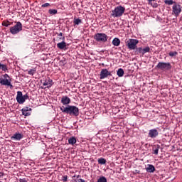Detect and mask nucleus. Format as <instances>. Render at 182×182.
<instances>
[{
	"label": "nucleus",
	"instance_id": "nucleus-1",
	"mask_svg": "<svg viewBox=\"0 0 182 182\" xmlns=\"http://www.w3.org/2000/svg\"><path fill=\"white\" fill-rule=\"evenodd\" d=\"M61 112L70 114L72 116H79V108L76 106L68 105L67 107H63L60 108Z\"/></svg>",
	"mask_w": 182,
	"mask_h": 182
},
{
	"label": "nucleus",
	"instance_id": "nucleus-2",
	"mask_svg": "<svg viewBox=\"0 0 182 182\" xmlns=\"http://www.w3.org/2000/svg\"><path fill=\"white\" fill-rule=\"evenodd\" d=\"M124 11H126V8L122 6H118L112 11L111 15L113 18H120V16H122L123 14H124Z\"/></svg>",
	"mask_w": 182,
	"mask_h": 182
},
{
	"label": "nucleus",
	"instance_id": "nucleus-3",
	"mask_svg": "<svg viewBox=\"0 0 182 182\" xmlns=\"http://www.w3.org/2000/svg\"><path fill=\"white\" fill-rule=\"evenodd\" d=\"M94 39L96 42H100L101 43H105L109 39V36L105 33H97L94 36Z\"/></svg>",
	"mask_w": 182,
	"mask_h": 182
},
{
	"label": "nucleus",
	"instance_id": "nucleus-4",
	"mask_svg": "<svg viewBox=\"0 0 182 182\" xmlns=\"http://www.w3.org/2000/svg\"><path fill=\"white\" fill-rule=\"evenodd\" d=\"M139 40L134 38H129L126 41L127 46L129 50H134L137 48Z\"/></svg>",
	"mask_w": 182,
	"mask_h": 182
},
{
	"label": "nucleus",
	"instance_id": "nucleus-5",
	"mask_svg": "<svg viewBox=\"0 0 182 182\" xmlns=\"http://www.w3.org/2000/svg\"><path fill=\"white\" fill-rule=\"evenodd\" d=\"M22 31V23L21 21L16 22V25L10 28V33L11 35H18Z\"/></svg>",
	"mask_w": 182,
	"mask_h": 182
},
{
	"label": "nucleus",
	"instance_id": "nucleus-6",
	"mask_svg": "<svg viewBox=\"0 0 182 182\" xmlns=\"http://www.w3.org/2000/svg\"><path fill=\"white\" fill-rule=\"evenodd\" d=\"M156 69H159V70H171L172 66L171 63H164V62H159L157 65L156 66Z\"/></svg>",
	"mask_w": 182,
	"mask_h": 182
},
{
	"label": "nucleus",
	"instance_id": "nucleus-7",
	"mask_svg": "<svg viewBox=\"0 0 182 182\" xmlns=\"http://www.w3.org/2000/svg\"><path fill=\"white\" fill-rule=\"evenodd\" d=\"M16 99L19 105H23L26 100H28V99H29V96H28V94H26L24 95H22V92H17V96Z\"/></svg>",
	"mask_w": 182,
	"mask_h": 182
},
{
	"label": "nucleus",
	"instance_id": "nucleus-8",
	"mask_svg": "<svg viewBox=\"0 0 182 182\" xmlns=\"http://www.w3.org/2000/svg\"><path fill=\"white\" fill-rule=\"evenodd\" d=\"M181 14V6L178 3H175L172 6V15L178 16Z\"/></svg>",
	"mask_w": 182,
	"mask_h": 182
},
{
	"label": "nucleus",
	"instance_id": "nucleus-9",
	"mask_svg": "<svg viewBox=\"0 0 182 182\" xmlns=\"http://www.w3.org/2000/svg\"><path fill=\"white\" fill-rule=\"evenodd\" d=\"M109 76H112V73L110 71L107 70L106 68L101 70L100 79H106L109 77Z\"/></svg>",
	"mask_w": 182,
	"mask_h": 182
},
{
	"label": "nucleus",
	"instance_id": "nucleus-10",
	"mask_svg": "<svg viewBox=\"0 0 182 182\" xmlns=\"http://www.w3.org/2000/svg\"><path fill=\"white\" fill-rule=\"evenodd\" d=\"M41 83L43 85L42 87L46 89V87H50V86H52V80L49 77H47L46 79H43L41 81Z\"/></svg>",
	"mask_w": 182,
	"mask_h": 182
},
{
	"label": "nucleus",
	"instance_id": "nucleus-11",
	"mask_svg": "<svg viewBox=\"0 0 182 182\" xmlns=\"http://www.w3.org/2000/svg\"><path fill=\"white\" fill-rule=\"evenodd\" d=\"M159 136V131L156 129H152L149 131L148 137L151 139H156Z\"/></svg>",
	"mask_w": 182,
	"mask_h": 182
},
{
	"label": "nucleus",
	"instance_id": "nucleus-12",
	"mask_svg": "<svg viewBox=\"0 0 182 182\" xmlns=\"http://www.w3.org/2000/svg\"><path fill=\"white\" fill-rule=\"evenodd\" d=\"M0 83L2 85V86H8L11 89L13 86L11 84V80H9L8 78H0Z\"/></svg>",
	"mask_w": 182,
	"mask_h": 182
},
{
	"label": "nucleus",
	"instance_id": "nucleus-13",
	"mask_svg": "<svg viewBox=\"0 0 182 182\" xmlns=\"http://www.w3.org/2000/svg\"><path fill=\"white\" fill-rule=\"evenodd\" d=\"M60 41H63L57 44V48H58V49L63 50L65 49V48H66V42H65V36L60 37Z\"/></svg>",
	"mask_w": 182,
	"mask_h": 182
},
{
	"label": "nucleus",
	"instance_id": "nucleus-14",
	"mask_svg": "<svg viewBox=\"0 0 182 182\" xmlns=\"http://www.w3.org/2000/svg\"><path fill=\"white\" fill-rule=\"evenodd\" d=\"M21 112L23 116H31V112H32V108L26 107L21 109Z\"/></svg>",
	"mask_w": 182,
	"mask_h": 182
},
{
	"label": "nucleus",
	"instance_id": "nucleus-15",
	"mask_svg": "<svg viewBox=\"0 0 182 182\" xmlns=\"http://www.w3.org/2000/svg\"><path fill=\"white\" fill-rule=\"evenodd\" d=\"M21 139H23V135L20 133H16L14 134L13 136H11V140H21Z\"/></svg>",
	"mask_w": 182,
	"mask_h": 182
},
{
	"label": "nucleus",
	"instance_id": "nucleus-16",
	"mask_svg": "<svg viewBox=\"0 0 182 182\" xmlns=\"http://www.w3.org/2000/svg\"><path fill=\"white\" fill-rule=\"evenodd\" d=\"M159 150H160V145H154L152 146V154H155V156H157V154H159Z\"/></svg>",
	"mask_w": 182,
	"mask_h": 182
},
{
	"label": "nucleus",
	"instance_id": "nucleus-17",
	"mask_svg": "<svg viewBox=\"0 0 182 182\" xmlns=\"http://www.w3.org/2000/svg\"><path fill=\"white\" fill-rule=\"evenodd\" d=\"M146 170L147 173H154V171H156V168L154 167V166L149 164L148 167L146 168Z\"/></svg>",
	"mask_w": 182,
	"mask_h": 182
},
{
	"label": "nucleus",
	"instance_id": "nucleus-18",
	"mask_svg": "<svg viewBox=\"0 0 182 182\" xmlns=\"http://www.w3.org/2000/svg\"><path fill=\"white\" fill-rule=\"evenodd\" d=\"M61 103L63 105H69V103H70V98L65 96L63 97L61 99Z\"/></svg>",
	"mask_w": 182,
	"mask_h": 182
},
{
	"label": "nucleus",
	"instance_id": "nucleus-19",
	"mask_svg": "<svg viewBox=\"0 0 182 182\" xmlns=\"http://www.w3.org/2000/svg\"><path fill=\"white\" fill-rule=\"evenodd\" d=\"M112 45L114 46H120V39L119 38H114L112 40Z\"/></svg>",
	"mask_w": 182,
	"mask_h": 182
},
{
	"label": "nucleus",
	"instance_id": "nucleus-20",
	"mask_svg": "<svg viewBox=\"0 0 182 182\" xmlns=\"http://www.w3.org/2000/svg\"><path fill=\"white\" fill-rule=\"evenodd\" d=\"M117 75L119 77H123L124 75V70H123V68H119L117 71Z\"/></svg>",
	"mask_w": 182,
	"mask_h": 182
},
{
	"label": "nucleus",
	"instance_id": "nucleus-21",
	"mask_svg": "<svg viewBox=\"0 0 182 182\" xmlns=\"http://www.w3.org/2000/svg\"><path fill=\"white\" fill-rule=\"evenodd\" d=\"M136 55H143V48L139 47L134 49Z\"/></svg>",
	"mask_w": 182,
	"mask_h": 182
},
{
	"label": "nucleus",
	"instance_id": "nucleus-22",
	"mask_svg": "<svg viewBox=\"0 0 182 182\" xmlns=\"http://www.w3.org/2000/svg\"><path fill=\"white\" fill-rule=\"evenodd\" d=\"M69 144L73 146V144H76V137L72 136L68 139Z\"/></svg>",
	"mask_w": 182,
	"mask_h": 182
},
{
	"label": "nucleus",
	"instance_id": "nucleus-23",
	"mask_svg": "<svg viewBox=\"0 0 182 182\" xmlns=\"http://www.w3.org/2000/svg\"><path fill=\"white\" fill-rule=\"evenodd\" d=\"M150 52V47L146 46L142 48V56Z\"/></svg>",
	"mask_w": 182,
	"mask_h": 182
},
{
	"label": "nucleus",
	"instance_id": "nucleus-24",
	"mask_svg": "<svg viewBox=\"0 0 182 182\" xmlns=\"http://www.w3.org/2000/svg\"><path fill=\"white\" fill-rule=\"evenodd\" d=\"M177 2L173 1V0H165L164 1V4H166V5H175V4H176Z\"/></svg>",
	"mask_w": 182,
	"mask_h": 182
},
{
	"label": "nucleus",
	"instance_id": "nucleus-25",
	"mask_svg": "<svg viewBox=\"0 0 182 182\" xmlns=\"http://www.w3.org/2000/svg\"><path fill=\"white\" fill-rule=\"evenodd\" d=\"M73 23L74 25H80L82 20L80 18H74Z\"/></svg>",
	"mask_w": 182,
	"mask_h": 182
},
{
	"label": "nucleus",
	"instance_id": "nucleus-26",
	"mask_svg": "<svg viewBox=\"0 0 182 182\" xmlns=\"http://www.w3.org/2000/svg\"><path fill=\"white\" fill-rule=\"evenodd\" d=\"M177 55H178V53L177 51H171L168 53V55L171 58H174V56H177Z\"/></svg>",
	"mask_w": 182,
	"mask_h": 182
},
{
	"label": "nucleus",
	"instance_id": "nucleus-27",
	"mask_svg": "<svg viewBox=\"0 0 182 182\" xmlns=\"http://www.w3.org/2000/svg\"><path fill=\"white\" fill-rule=\"evenodd\" d=\"M36 73V69L33 68V69H31L28 71V74L30 75L31 76H33L34 74Z\"/></svg>",
	"mask_w": 182,
	"mask_h": 182
},
{
	"label": "nucleus",
	"instance_id": "nucleus-28",
	"mask_svg": "<svg viewBox=\"0 0 182 182\" xmlns=\"http://www.w3.org/2000/svg\"><path fill=\"white\" fill-rule=\"evenodd\" d=\"M48 14H50V15H56V14H58V10L50 9L48 10Z\"/></svg>",
	"mask_w": 182,
	"mask_h": 182
},
{
	"label": "nucleus",
	"instance_id": "nucleus-29",
	"mask_svg": "<svg viewBox=\"0 0 182 182\" xmlns=\"http://www.w3.org/2000/svg\"><path fill=\"white\" fill-rule=\"evenodd\" d=\"M11 25H12V23L8 21H4L2 22V26H6V27H8V26H11Z\"/></svg>",
	"mask_w": 182,
	"mask_h": 182
},
{
	"label": "nucleus",
	"instance_id": "nucleus-30",
	"mask_svg": "<svg viewBox=\"0 0 182 182\" xmlns=\"http://www.w3.org/2000/svg\"><path fill=\"white\" fill-rule=\"evenodd\" d=\"M99 164H106V160L104 158H100L97 160Z\"/></svg>",
	"mask_w": 182,
	"mask_h": 182
},
{
	"label": "nucleus",
	"instance_id": "nucleus-31",
	"mask_svg": "<svg viewBox=\"0 0 182 182\" xmlns=\"http://www.w3.org/2000/svg\"><path fill=\"white\" fill-rule=\"evenodd\" d=\"M147 1L149 2V5H151L153 6V8H157L158 4L156 3H155L154 4L151 3V2H153V1H154L156 0H147Z\"/></svg>",
	"mask_w": 182,
	"mask_h": 182
},
{
	"label": "nucleus",
	"instance_id": "nucleus-32",
	"mask_svg": "<svg viewBox=\"0 0 182 182\" xmlns=\"http://www.w3.org/2000/svg\"><path fill=\"white\" fill-rule=\"evenodd\" d=\"M97 182H107V178H106V177H105V176H101L97 180Z\"/></svg>",
	"mask_w": 182,
	"mask_h": 182
},
{
	"label": "nucleus",
	"instance_id": "nucleus-33",
	"mask_svg": "<svg viewBox=\"0 0 182 182\" xmlns=\"http://www.w3.org/2000/svg\"><path fill=\"white\" fill-rule=\"evenodd\" d=\"M47 6H50V4L49 3H45L41 5L42 8H47Z\"/></svg>",
	"mask_w": 182,
	"mask_h": 182
},
{
	"label": "nucleus",
	"instance_id": "nucleus-34",
	"mask_svg": "<svg viewBox=\"0 0 182 182\" xmlns=\"http://www.w3.org/2000/svg\"><path fill=\"white\" fill-rule=\"evenodd\" d=\"M63 182L68 181V176H63Z\"/></svg>",
	"mask_w": 182,
	"mask_h": 182
},
{
	"label": "nucleus",
	"instance_id": "nucleus-35",
	"mask_svg": "<svg viewBox=\"0 0 182 182\" xmlns=\"http://www.w3.org/2000/svg\"><path fill=\"white\" fill-rule=\"evenodd\" d=\"M19 182H28V181L26 180V178H20L19 179Z\"/></svg>",
	"mask_w": 182,
	"mask_h": 182
},
{
	"label": "nucleus",
	"instance_id": "nucleus-36",
	"mask_svg": "<svg viewBox=\"0 0 182 182\" xmlns=\"http://www.w3.org/2000/svg\"><path fill=\"white\" fill-rule=\"evenodd\" d=\"M8 77L9 78V75L8 74H4L3 79H8Z\"/></svg>",
	"mask_w": 182,
	"mask_h": 182
},
{
	"label": "nucleus",
	"instance_id": "nucleus-37",
	"mask_svg": "<svg viewBox=\"0 0 182 182\" xmlns=\"http://www.w3.org/2000/svg\"><path fill=\"white\" fill-rule=\"evenodd\" d=\"M58 36H59L60 38H62L63 36V33H57Z\"/></svg>",
	"mask_w": 182,
	"mask_h": 182
},
{
	"label": "nucleus",
	"instance_id": "nucleus-38",
	"mask_svg": "<svg viewBox=\"0 0 182 182\" xmlns=\"http://www.w3.org/2000/svg\"><path fill=\"white\" fill-rule=\"evenodd\" d=\"M77 182H85L84 179L80 178L76 181Z\"/></svg>",
	"mask_w": 182,
	"mask_h": 182
},
{
	"label": "nucleus",
	"instance_id": "nucleus-39",
	"mask_svg": "<svg viewBox=\"0 0 182 182\" xmlns=\"http://www.w3.org/2000/svg\"><path fill=\"white\" fill-rule=\"evenodd\" d=\"M0 177H4V173L0 172Z\"/></svg>",
	"mask_w": 182,
	"mask_h": 182
},
{
	"label": "nucleus",
	"instance_id": "nucleus-40",
	"mask_svg": "<svg viewBox=\"0 0 182 182\" xmlns=\"http://www.w3.org/2000/svg\"><path fill=\"white\" fill-rule=\"evenodd\" d=\"M79 177H80V175L77 176V178H79Z\"/></svg>",
	"mask_w": 182,
	"mask_h": 182
},
{
	"label": "nucleus",
	"instance_id": "nucleus-41",
	"mask_svg": "<svg viewBox=\"0 0 182 182\" xmlns=\"http://www.w3.org/2000/svg\"><path fill=\"white\" fill-rule=\"evenodd\" d=\"M97 92H94L95 95H97Z\"/></svg>",
	"mask_w": 182,
	"mask_h": 182
},
{
	"label": "nucleus",
	"instance_id": "nucleus-42",
	"mask_svg": "<svg viewBox=\"0 0 182 182\" xmlns=\"http://www.w3.org/2000/svg\"><path fill=\"white\" fill-rule=\"evenodd\" d=\"M102 66H105V64H104V63H102Z\"/></svg>",
	"mask_w": 182,
	"mask_h": 182
}]
</instances>
